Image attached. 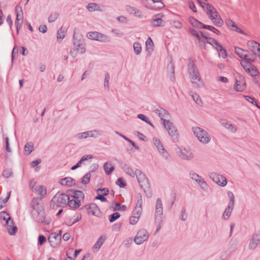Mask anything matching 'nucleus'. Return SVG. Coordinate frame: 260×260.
Masks as SVG:
<instances>
[{
    "instance_id": "obj_1",
    "label": "nucleus",
    "mask_w": 260,
    "mask_h": 260,
    "mask_svg": "<svg viewBox=\"0 0 260 260\" xmlns=\"http://www.w3.org/2000/svg\"><path fill=\"white\" fill-rule=\"evenodd\" d=\"M203 9L206 11L212 23L217 27L221 26L223 21L215 8L210 4L198 0Z\"/></svg>"
},
{
    "instance_id": "obj_2",
    "label": "nucleus",
    "mask_w": 260,
    "mask_h": 260,
    "mask_svg": "<svg viewBox=\"0 0 260 260\" xmlns=\"http://www.w3.org/2000/svg\"><path fill=\"white\" fill-rule=\"evenodd\" d=\"M156 113L160 117V120L162 121L165 128L168 131L170 137L172 138H177L178 136V133L177 128L169 120L165 119L164 118H168L169 116V113L162 108L157 109Z\"/></svg>"
},
{
    "instance_id": "obj_3",
    "label": "nucleus",
    "mask_w": 260,
    "mask_h": 260,
    "mask_svg": "<svg viewBox=\"0 0 260 260\" xmlns=\"http://www.w3.org/2000/svg\"><path fill=\"white\" fill-rule=\"evenodd\" d=\"M72 194L69 196L70 199L67 201V205L70 208L76 209L78 208L84 200V194L80 190H73Z\"/></svg>"
},
{
    "instance_id": "obj_4",
    "label": "nucleus",
    "mask_w": 260,
    "mask_h": 260,
    "mask_svg": "<svg viewBox=\"0 0 260 260\" xmlns=\"http://www.w3.org/2000/svg\"><path fill=\"white\" fill-rule=\"evenodd\" d=\"M69 199V195L58 192L52 199L50 206L53 209H57L58 207H63L67 205V201Z\"/></svg>"
},
{
    "instance_id": "obj_5",
    "label": "nucleus",
    "mask_w": 260,
    "mask_h": 260,
    "mask_svg": "<svg viewBox=\"0 0 260 260\" xmlns=\"http://www.w3.org/2000/svg\"><path fill=\"white\" fill-rule=\"evenodd\" d=\"M188 71L191 83L195 87L199 86L202 83L201 78L199 70L193 62H190L189 64Z\"/></svg>"
},
{
    "instance_id": "obj_6",
    "label": "nucleus",
    "mask_w": 260,
    "mask_h": 260,
    "mask_svg": "<svg viewBox=\"0 0 260 260\" xmlns=\"http://www.w3.org/2000/svg\"><path fill=\"white\" fill-rule=\"evenodd\" d=\"M163 206L162 203L160 198L156 200L155 203V220L157 223L156 232H158L161 228V224L162 220Z\"/></svg>"
},
{
    "instance_id": "obj_7",
    "label": "nucleus",
    "mask_w": 260,
    "mask_h": 260,
    "mask_svg": "<svg viewBox=\"0 0 260 260\" xmlns=\"http://www.w3.org/2000/svg\"><path fill=\"white\" fill-rule=\"evenodd\" d=\"M192 132L198 140L202 143L206 144L211 141V137L208 132L200 127H193Z\"/></svg>"
},
{
    "instance_id": "obj_8",
    "label": "nucleus",
    "mask_w": 260,
    "mask_h": 260,
    "mask_svg": "<svg viewBox=\"0 0 260 260\" xmlns=\"http://www.w3.org/2000/svg\"><path fill=\"white\" fill-rule=\"evenodd\" d=\"M32 214L38 222L42 223L44 225H48L51 222V219L46 217L45 210L43 207H40V209L39 210L32 211Z\"/></svg>"
},
{
    "instance_id": "obj_9",
    "label": "nucleus",
    "mask_w": 260,
    "mask_h": 260,
    "mask_svg": "<svg viewBox=\"0 0 260 260\" xmlns=\"http://www.w3.org/2000/svg\"><path fill=\"white\" fill-rule=\"evenodd\" d=\"M208 176L215 183L219 186L224 187L227 184L226 178L222 175L216 172H210L209 173Z\"/></svg>"
},
{
    "instance_id": "obj_10",
    "label": "nucleus",
    "mask_w": 260,
    "mask_h": 260,
    "mask_svg": "<svg viewBox=\"0 0 260 260\" xmlns=\"http://www.w3.org/2000/svg\"><path fill=\"white\" fill-rule=\"evenodd\" d=\"M153 142L158 151L161 154L162 157H163L167 160H170V155L167 151L165 149L164 145L160 140L156 137H154L153 138Z\"/></svg>"
},
{
    "instance_id": "obj_11",
    "label": "nucleus",
    "mask_w": 260,
    "mask_h": 260,
    "mask_svg": "<svg viewBox=\"0 0 260 260\" xmlns=\"http://www.w3.org/2000/svg\"><path fill=\"white\" fill-rule=\"evenodd\" d=\"M15 13L16 14V19L15 22V25L16 27L17 34H18L23 23V12L22 7L20 6L17 5L15 7Z\"/></svg>"
},
{
    "instance_id": "obj_12",
    "label": "nucleus",
    "mask_w": 260,
    "mask_h": 260,
    "mask_svg": "<svg viewBox=\"0 0 260 260\" xmlns=\"http://www.w3.org/2000/svg\"><path fill=\"white\" fill-rule=\"evenodd\" d=\"M149 233L145 229H141L137 233L134 238V242L137 245L142 244L149 238Z\"/></svg>"
},
{
    "instance_id": "obj_13",
    "label": "nucleus",
    "mask_w": 260,
    "mask_h": 260,
    "mask_svg": "<svg viewBox=\"0 0 260 260\" xmlns=\"http://www.w3.org/2000/svg\"><path fill=\"white\" fill-rule=\"evenodd\" d=\"M87 37L89 39L102 42H107L109 41L106 35L97 31L89 32L87 34Z\"/></svg>"
},
{
    "instance_id": "obj_14",
    "label": "nucleus",
    "mask_w": 260,
    "mask_h": 260,
    "mask_svg": "<svg viewBox=\"0 0 260 260\" xmlns=\"http://www.w3.org/2000/svg\"><path fill=\"white\" fill-rule=\"evenodd\" d=\"M176 152L181 158L184 160H189L194 157L192 152L186 148H178L176 149Z\"/></svg>"
},
{
    "instance_id": "obj_15",
    "label": "nucleus",
    "mask_w": 260,
    "mask_h": 260,
    "mask_svg": "<svg viewBox=\"0 0 260 260\" xmlns=\"http://www.w3.org/2000/svg\"><path fill=\"white\" fill-rule=\"evenodd\" d=\"M101 135V134L99 131L92 130L79 133L77 135L76 137L79 139H85L88 137L97 138Z\"/></svg>"
},
{
    "instance_id": "obj_16",
    "label": "nucleus",
    "mask_w": 260,
    "mask_h": 260,
    "mask_svg": "<svg viewBox=\"0 0 260 260\" xmlns=\"http://www.w3.org/2000/svg\"><path fill=\"white\" fill-rule=\"evenodd\" d=\"M80 210H85L88 215L94 216H96V213L99 211V207L94 203L85 205Z\"/></svg>"
},
{
    "instance_id": "obj_17",
    "label": "nucleus",
    "mask_w": 260,
    "mask_h": 260,
    "mask_svg": "<svg viewBox=\"0 0 260 260\" xmlns=\"http://www.w3.org/2000/svg\"><path fill=\"white\" fill-rule=\"evenodd\" d=\"M260 244V231L255 233L252 237L249 244V248L250 249H255Z\"/></svg>"
},
{
    "instance_id": "obj_18",
    "label": "nucleus",
    "mask_w": 260,
    "mask_h": 260,
    "mask_svg": "<svg viewBox=\"0 0 260 260\" xmlns=\"http://www.w3.org/2000/svg\"><path fill=\"white\" fill-rule=\"evenodd\" d=\"M136 176L138 182L140 185L142 187L147 183V179L144 173L139 169H136L135 171V176Z\"/></svg>"
},
{
    "instance_id": "obj_19",
    "label": "nucleus",
    "mask_w": 260,
    "mask_h": 260,
    "mask_svg": "<svg viewBox=\"0 0 260 260\" xmlns=\"http://www.w3.org/2000/svg\"><path fill=\"white\" fill-rule=\"evenodd\" d=\"M48 241L50 245L54 248L60 245L61 240L58 236H56V233H52L48 238Z\"/></svg>"
},
{
    "instance_id": "obj_20",
    "label": "nucleus",
    "mask_w": 260,
    "mask_h": 260,
    "mask_svg": "<svg viewBox=\"0 0 260 260\" xmlns=\"http://www.w3.org/2000/svg\"><path fill=\"white\" fill-rule=\"evenodd\" d=\"M5 226L8 233L11 235H14L17 230V226L14 225L13 220L11 218L7 221V222L5 223Z\"/></svg>"
},
{
    "instance_id": "obj_21",
    "label": "nucleus",
    "mask_w": 260,
    "mask_h": 260,
    "mask_svg": "<svg viewBox=\"0 0 260 260\" xmlns=\"http://www.w3.org/2000/svg\"><path fill=\"white\" fill-rule=\"evenodd\" d=\"M33 192L38 194L40 197V200H42L47 196V188L42 185H38V187L35 189Z\"/></svg>"
},
{
    "instance_id": "obj_22",
    "label": "nucleus",
    "mask_w": 260,
    "mask_h": 260,
    "mask_svg": "<svg viewBox=\"0 0 260 260\" xmlns=\"http://www.w3.org/2000/svg\"><path fill=\"white\" fill-rule=\"evenodd\" d=\"M75 180L71 177H67L59 180V183L65 186L71 187L75 184Z\"/></svg>"
},
{
    "instance_id": "obj_23",
    "label": "nucleus",
    "mask_w": 260,
    "mask_h": 260,
    "mask_svg": "<svg viewBox=\"0 0 260 260\" xmlns=\"http://www.w3.org/2000/svg\"><path fill=\"white\" fill-rule=\"evenodd\" d=\"M74 46L75 50L78 52L80 54H83L86 51L85 45L83 44L82 41L80 40L76 41L74 40Z\"/></svg>"
},
{
    "instance_id": "obj_24",
    "label": "nucleus",
    "mask_w": 260,
    "mask_h": 260,
    "mask_svg": "<svg viewBox=\"0 0 260 260\" xmlns=\"http://www.w3.org/2000/svg\"><path fill=\"white\" fill-rule=\"evenodd\" d=\"M218 52L219 55L225 58L226 57V51L222 46L216 41L212 46Z\"/></svg>"
},
{
    "instance_id": "obj_25",
    "label": "nucleus",
    "mask_w": 260,
    "mask_h": 260,
    "mask_svg": "<svg viewBox=\"0 0 260 260\" xmlns=\"http://www.w3.org/2000/svg\"><path fill=\"white\" fill-rule=\"evenodd\" d=\"M141 214L142 213L140 212L139 210L138 211L133 210L132 215L129 218V223L132 225L136 224L139 221Z\"/></svg>"
},
{
    "instance_id": "obj_26",
    "label": "nucleus",
    "mask_w": 260,
    "mask_h": 260,
    "mask_svg": "<svg viewBox=\"0 0 260 260\" xmlns=\"http://www.w3.org/2000/svg\"><path fill=\"white\" fill-rule=\"evenodd\" d=\"M221 124L224 128L232 133H236L237 132V127L232 123L226 121L221 122Z\"/></svg>"
},
{
    "instance_id": "obj_27",
    "label": "nucleus",
    "mask_w": 260,
    "mask_h": 260,
    "mask_svg": "<svg viewBox=\"0 0 260 260\" xmlns=\"http://www.w3.org/2000/svg\"><path fill=\"white\" fill-rule=\"evenodd\" d=\"M121 167L124 172L129 176L135 177V172L133 171V169L128 165L122 162Z\"/></svg>"
},
{
    "instance_id": "obj_28",
    "label": "nucleus",
    "mask_w": 260,
    "mask_h": 260,
    "mask_svg": "<svg viewBox=\"0 0 260 260\" xmlns=\"http://www.w3.org/2000/svg\"><path fill=\"white\" fill-rule=\"evenodd\" d=\"M253 61H254V59L247 57L246 59L242 60L240 63L245 71H246L247 70H248V71H249V68L252 65L251 62Z\"/></svg>"
},
{
    "instance_id": "obj_29",
    "label": "nucleus",
    "mask_w": 260,
    "mask_h": 260,
    "mask_svg": "<svg viewBox=\"0 0 260 260\" xmlns=\"http://www.w3.org/2000/svg\"><path fill=\"white\" fill-rule=\"evenodd\" d=\"M234 206H231L228 205L227 207L225 209L224 211L222 214V218L224 220H228L231 215L233 210L234 209Z\"/></svg>"
},
{
    "instance_id": "obj_30",
    "label": "nucleus",
    "mask_w": 260,
    "mask_h": 260,
    "mask_svg": "<svg viewBox=\"0 0 260 260\" xmlns=\"http://www.w3.org/2000/svg\"><path fill=\"white\" fill-rule=\"evenodd\" d=\"M188 21L190 24L195 27L201 28H203V25H205L193 17H189L188 18Z\"/></svg>"
},
{
    "instance_id": "obj_31",
    "label": "nucleus",
    "mask_w": 260,
    "mask_h": 260,
    "mask_svg": "<svg viewBox=\"0 0 260 260\" xmlns=\"http://www.w3.org/2000/svg\"><path fill=\"white\" fill-rule=\"evenodd\" d=\"M235 52L240 58L246 59L247 57H248V55L246 53L247 51L242 49L239 47H235Z\"/></svg>"
},
{
    "instance_id": "obj_32",
    "label": "nucleus",
    "mask_w": 260,
    "mask_h": 260,
    "mask_svg": "<svg viewBox=\"0 0 260 260\" xmlns=\"http://www.w3.org/2000/svg\"><path fill=\"white\" fill-rule=\"evenodd\" d=\"M137 202L136 206L135 207V209L134 210L135 211H140V212H142V203H143V200H142V197L141 194V193H138L137 194Z\"/></svg>"
},
{
    "instance_id": "obj_33",
    "label": "nucleus",
    "mask_w": 260,
    "mask_h": 260,
    "mask_svg": "<svg viewBox=\"0 0 260 260\" xmlns=\"http://www.w3.org/2000/svg\"><path fill=\"white\" fill-rule=\"evenodd\" d=\"M39 200H40V199H39V198H34L31 201V202L30 203V205L31 207V208L33 209L32 211H35L37 210H39L40 209V207H42L39 203Z\"/></svg>"
},
{
    "instance_id": "obj_34",
    "label": "nucleus",
    "mask_w": 260,
    "mask_h": 260,
    "mask_svg": "<svg viewBox=\"0 0 260 260\" xmlns=\"http://www.w3.org/2000/svg\"><path fill=\"white\" fill-rule=\"evenodd\" d=\"M245 87V83L242 81L241 83L240 81L236 80L235 84L234 85V89L237 91H242L244 90Z\"/></svg>"
},
{
    "instance_id": "obj_35",
    "label": "nucleus",
    "mask_w": 260,
    "mask_h": 260,
    "mask_svg": "<svg viewBox=\"0 0 260 260\" xmlns=\"http://www.w3.org/2000/svg\"><path fill=\"white\" fill-rule=\"evenodd\" d=\"M87 10L89 12H94V11H100L101 10L100 9V7L97 4L94 3H89L87 7Z\"/></svg>"
},
{
    "instance_id": "obj_36",
    "label": "nucleus",
    "mask_w": 260,
    "mask_h": 260,
    "mask_svg": "<svg viewBox=\"0 0 260 260\" xmlns=\"http://www.w3.org/2000/svg\"><path fill=\"white\" fill-rule=\"evenodd\" d=\"M104 169L106 174L108 175L111 174L114 170V167L109 162H106L104 165Z\"/></svg>"
},
{
    "instance_id": "obj_37",
    "label": "nucleus",
    "mask_w": 260,
    "mask_h": 260,
    "mask_svg": "<svg viewBox=\"0 0 260 260\" xmlns=\"http://www.w3.org/2000/svg\"><path fill=\"white\" fill-rule=\"evenodd\" d=\"M112 208L114 211H125L126 209L125 205H121L120 203L116 202H113Z\"/></svg>"
},
{
    "instance_id": "obj_38",
    "label": "nucleus",
    "mask_w": 260,
    "mask_h": 260,
    "mask_svg": "<svg viewBox=\"0 0 260 260\" xmlns=\"http://www.w3.org/2000/svg\"><path fill=\"white\" fill-rule=\"evenodd\" d=\"M247 45L251 51L254 54V50L259 47L260 44L255 41L250 40L248 42Z\"/></svg>"
},
{
    "instance_id": "obj_39",
    "label": "nucleus",
    "mask_w": 260,
    "mask_h": 260,
    "mask_svg": "<svg viewBox=\"0 0 260 260\" xmlns=\"http://www.w3.org/2000/svg\"><path fill=\"white\" fill-rule=\"evenodd\" d=\"M249 69V71L247 70L246 72H247L249 75L252 77H256L258 76L259 72L254 65L252 64Z\"/></svg>"
},
{
    "instance_id": "obj_40",
    "label": "nucleus",
    "mask_w": 260,
    "mask_h": 260,
    "mask_svg": "<svg viewBox=\"0 0 260 260\" xmlns=\"http://www.w3.org/2000/svg\"><path fill=\"white\" fill-rule=\"evenodd\" d=\"M196 182L198 183V184L202 189L206 190L207 189L208 185L202 176H200V178L198 179L196 181Z\"/></svg>"
},
{
    "instance_id": "obj_41",
    "label": "nucleus",
    "mask_w": 260,
    "mask_h": 260,
    "mask_svg": "<svg viewBox=\"0 0 260 260\" xmlns=\"http://www.w3.org/2000/svg\"><path fill=\"white\" fill-rule=\"evenodd\" d=\"M151 23L153 27L164 26V21L160 18H155L151 21Z\"/></svg>"
},
{
    "instance_id": "obj_42",
    "label": "nucleus",
    "mask_w": 260,
    "mask_h": 260,
    "mask_svg": "<svg viewBox=\"0 0 260 260\" xmlns=\"http://www.w3.org/2000/svg\"><path fill=\"white\" fill-rule=\"evenodd\" d=\"M105 240V238H103V236H101L95 243V244L93 246V249H96V251L99 250L101 248V246L103 245L104 241Z\"/></svg>"
},
{
    "instance_id": "obj_43",
    "label": "nucleus",
    "mask_w": 260,
    "mask_h": 260,
    "mask_svg": "<svg viewBox=\"0 0 260 260\" xmlns=\"http://www.w3.org/2000/svg\"><path fill=\"white\" fill-rule=\"evenodd\" d=\"M34 145L31 142H27L24 146V150L26 155H29L32 151Z\"/></svg>"
},
{
    "instance_id": "obj_44",
    "label": "nucleus",
    "mask_w": 260,
    "mask_h": 260,
    "mask_svg": "<svg viewBox=\"0 0 260 260\" xmlns=\"http://www.w3.org/2000/svg\"><path fill=\"white\" fill-rule=\"evenodd\" d=\"M66 31L65 29L63 27H61L57 31V39L58 40L61 41L65 37Z\"/></svg>"
},
{
    "instance_id": "obj_45",
    "label": "nucleus",
    "mask_w": 260,
    "mask_h": 260,
    "mask_svg": "<svg viewBox=\"0 0 260 260\" xmlns=\"http://www.w3.org/2000/svg\"><path fill=\"white\" fill-rule=\"evenodd\" d=\"M133 48L136 54H140L142 51V46L139 42H135L133 44Z\"/></svg>"
},
{
    "instance_id": "obj_46",
    "label": "nucleus",
    "mask_w": 260,
    "mask_h": 260,
    "mask_svg": "<svg viewBox=\"0 0 260 260\" xmlns=\"http://www.w3.org/2000/svg\"><path fill=\"white\" fill-rule=\"evenodd\" d=\"M203 28L207 29L213 32L214 33L216 34L217 35H220L219 30L212 26L205 24L204 25H203Z\"/></svg>"
},
{
    "instance_id": "obj_47",
    "label": "nucleus",
    "mask_w": 260,
    "mask_h": 260,
    "mask_svg": "<svg viewBox=\"0 0 260 260\" xmlns=\"http://www.w3.org/2000/svg\"><path fill=\"white\" fill-rule=\"evenodd\" d=\"M0 218L2 220L5 221V222H7V221L11 218L10 215L5 211L0 213Z\"/></svg>"
},
{
    "instance_id": "obj_48",
    "label": "nucleus",
    "mask_w": 260,
    "mask_h": 260,
    "mask_svg": "<svg viewBox=\"0 0 260 260\" xmlns=\"http://www.w3.org/2000/svg\"><path fill=\"white\" fill-rule=\"evenodd\" d=\"M228 196L229 198L230 202L229 205L231 206H234L235 204V196L233 193L231 191H228L227 192Z\"/></svg>"
},
{
    "instance_id": "obj_49",
    "label": "nucleus",
    "mask_w": 260,
    "mask_h": 260,
    "mask_svg": "<svg viewBox=\"0 0 260 260\" xmlns=\"http://www.w3.org/2000/svg\"><path fill=\"white\" fill-rule=\"evenodd\" d=\"M120 216V214L118 212H115L109 216V219L110 222H113Z\"/></svg>"
},
{
    "instance_id": "obj_50",
    "label": "nucleus",
    "mask_w": 260,
    "mask_h": 260,
    "mask_svg": "<svg viewBox=\"0 0 260 260\" xmlns=\"http://www.w3.org/2000/svg\"><path fill=\"white\" fill-rule=\"evenodd\" d=\"M91 177V174L88 173L84 175L82 179V183L83 184H87L89 182L90 179Z\"/></svg>"
},
{
    "instance_id": "obj_51",
    "label": "nucleus",
    "mask_w": 260,
    "mask_h": 260,
    "mask_svg": "<svg viewBox=\"0 0 260 260\" xmlns=\"http://www.w3.org/2000/svg\"><path fill=\"white\" fill-rule=\"evenodd\" d=\"M137 117L142 120V121H145L146 123H147V124H149L150 125H151V126H152V123H151L150 121L148 119V118L145 116L144 115V114H139L137 116Z\"/></svg>"
},
{
    "instance_id": "obj_52",
    "label": "nucleus",
    "mask_w": 260,
    "mask_h": 260,
    "mask_svg": "<svg viewBox=\"0 0 260 260\" xmlns=\"http://www.w3.org/2000/svg\"><path fill=\"white\" fill-rule=\"evenodd\" d=\"M3 176L5 178H9L13 176V172L11 169H6L3 172Z\"/></svg>"
},
{
    "instance_id": "obj_53",
    "label": "nucleus",
    "mask_w": 260,
    "mask_h": 260,
    "mask_svg": "<svg viewBox=\"0 0 260 260\" xmlns=\"http://www.w3.org/2000/svg\"><path fill=\"white\" fill-rule=\"evenodd\" d=\"M59 16V14L56 13H52L50 14L48 18V21L50 23H52L54 22L57 19Z\"/></svg>"
},
{
    "instance_id": "obj_54",
    "label": "nucleus",
    "mask_w": 260,
    "mask_h": 260,
    "mask_svg": "<svg viewBox=\"0 0 260 260\" xmlns=\"http://www.w3.org/2000/svg\"><path fill=\"white\" fill-rule=\"evenodd\" d=\"M133 15L139 19H143L144 17L143 12L138 9H136L135 11L134 12Z\"/></svg>"
},
{
    "instance_id": "obj_55",
    "label": "nucleus",
    "mask_w": 260,
    "mask_h": 260,
    "mask_svg": "<svg viewBox=\"0 0 260 260\" xmlns=\"http://www.w3.org/2000/svg\"><path fill=\"white\" fill-rule=\"evenodd\" d=\"M225 23L226 25L231 29H235L236 27V25H235L234 21L232 20L228 19L225 20Z\"/></svg>"
},
{
    "instance_id": "obj_56",
    "label": "nucleus",
    "mask_w": 260,
    "mask_h": 260,
    "mask_svg": "<svg viewBox=\"0 0 260 260\" xmlns=\"http://www.w3.org/2000/svg\"><path fill=\"white\" fill-rule=\"evenodd\" d=\"M116 184L120 187L122 188L126 186V183L121 178H119L116 181Z\"/></svg>"
},
{
    "instance_id": "obj_57",
    "label": "nucleus",
    "mask_w": 260,
    "mask_h": 260,
    "mask_svg": "<svg viewBox=\"0 0 260 260\" xmlns=\"http://www.w3.org/2000/svg\"><path fill=\"white\" fill-rule=\"evenodd\" d=\"M92 158V156L91 154H87L83 155L80 160L79 161V163L81 164H82L84 163L85 161L88 160L89 159H91Z\"/></svg>"
},
{
    "instance_id": "obj_58",
    "label": "nucleus",
    "mask_w": 260,
    "mask_h": 260,
    "mask_svg": "<svg viewBox=\"0 0 260 260\" xmlns=\"http://www.w3.org/2000/svg\"><path fill=\"white\" fill-rule=\"evenodd\" d=\"M191 96L193 100L196 102V103L197 104L199 105L202 104V102L199 95H198L197 94H192Z\"/></svg>"
},
{
    "instance_id": "obj_59",
    "label": "nucleus",
    "mask_w": 260,
    "mask_h": 260,
    "mask_svg": "<svg viewBox=\"0 0 260 260\" xmlns=\"http://www.w3.org/2000/svg\"><path fill=\"white\" fill-rule=\"evenodd\" d=\"M189 176L190 179L194 181L195 182L198 179L200 178L201 176L193 172H190L189 174Z\"/></svg>"
},
{
    "instance_id": "obj_60",
    "label": "nucleus",
    "mask_w": 260,
    "mask_h": 260,
    "mask_svg": "<svg viewBox=\"0 0 260 260\" xmlns=\"http://www.w3.org/2000/svg\"><path fill=\"white\" fill-rule=\"evenodd\" d=\"M110 80V75L109 73H107L105 75V78L104 80V85L105 88L107 89H109V81Z\"/></svg>"
},
{
    "instance_id": "obj_61",
    "label": "nucleus",
    "mask_w": 260,
    "mask_h": 260,
    "mask_svg": "<svg viewBox=\"0 0 260 260\" xmlns=\"http://www.w3.org/2000/svg\"><path fill=\"white\" fill-rule=\"evenodd\" d=\"M189 32L192 36L196 37L199 40H200L201 37L199 34L193 28H189Z\"/></svg>"
},
{
    "instance_id": "obj_62",
    "label": "nucleus",
    "mask_w": 260,
    "mask_h": 260,
    "mask_svg": "<svg viewBox=\"0 0 260 260\" xmlns=\"http://www.w3.org/2000/svg\"><path fill=\"white\" fill-rule=\"evenodd\" d=\"M126 10L130 15H133L134 12L135 11L137 8L132 7L129 5L126 6Z\"/></svg>"
},
{
    "instance_id": "obj_63",
    "label": "nucleus",
    "mask_w": 260,
    "mask_h": 260,
    "mask_svg": "<svg viewBox=\"0 0 260 260\" xmlns=\"http://www.w3.org/2000/svg\"><path fill=\"white\" fill-rule=\"evenodd\" d=\"M187 218V214L185 212V209H182L180 212V218L183 220H185Z\"/></svg>"
},
{
    "instance_id": "obj_64",
    "label": "nucleus",
    "mask_w": 260,
    "mask_h": 260,
    "mask_svg": "<svg viewBox=\"0 0 260 260\" xmlns=\"http://www.w3.org/2000/svg\"><path fill=\"white\" fill-rule=\"evenodd\" d=\"M29 187L32 192L35 190V189H36V188L38 187V185H36V182L35 181L34 179H31L30 181Z\"/></svg>"
}]
</instances>
